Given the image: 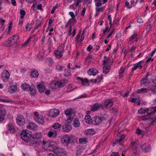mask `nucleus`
Instances as JSON below:
<instances>
[{"mask_svg":"<svg viewBox=\"0 0 156 156\" xmlns=\"http://www.w3.org/2000/svg\"><path fill=\"white\" fill-rule=\"evenodd\" d=\"M103 117H100L98 116H95L92 118V124L95 125H98L101 123L103 120Z\"/></svg>","mask_w":156,"mask_h":156,"instance_id":"nucleus-5","label":"nucleus"},{"mask_svg":"<svg viewBox=\"0 0 156 156\" xmlns=\"http://www.w3.org/2000/svg\"><path fill=\"white\" fill-rule=\"evenodd\" d=\"M137 36V34L135 33H134V34L132 35L130 38H129V41H131L133 39L135 38Z\"/></svg>","mask_w":156,"mask_h":156,"instance_id":"nucleus-56","label":"nucleus"},{"mask_svg":"<svg viewBox=\"0 0 156 156\" xmlns=\"http://www.w3.org/2000/svg\"><path fill=\"white\" fill-rule=\"evenodd\" d=\"M110 30V29L108 28V26H107L106 27L105 29L104 30H103V36H104L105 34V33L107 32V31H109Z\"/></svg>","mask_w":156,"mask_h":156,"instance_id":"nucleus-57","label":"nucleus"},{"mask_svg":"<svg viewBox=\"0 0 156 156\" xmlns=\"http://www.w3.org/2000/svg\"><path fill=\"white\" fill-rule=\"evenodd\" d=\"M132 149L133 156H136L137 154L139 153V150L138 148H133Z\"/></svg>","mask_w":156,"mask_h":156,"instance_id":"nucleus-38","label":"nucleus"},{"mask_svg":"<svg viewBox=\"0 0 156 156\" xmlns=\"http://www.w3.org/2000/svg\"><path fill=\"white\" fill-rule=\"evenodd\" d=\"M8 130L14 133L16 131V129L14 125L11 123H9L7 125Z\"/></svg>","mask_w":156,"mask_h":156,"instance_id":"nucleus-19","label":"nucleus"},{"mask_svg":"<svg viewBox=\"0 0 156 156\" xmlns=\"http://www.w3.org/2000/svg\"><path fill=\"white\" fill-rule=\"evenodd\" d=\"M73 118H72V117H69L67 120H66L65 121V123H69V124H70L71 122L73 120Z\"/></svg>","mask_w":156,"mask_h":156,"instance_id":"nucleus-58","label":"nucleus"},{"mask_svg":"<svg viewBox=\"0 0 156 156\" xmlns=\"http://www.w3.org/2000/svg\"><path fill=\"white\" fill-rule=\"evenodd\" d=\"M50 131L48 133V136L50 138L56 137L57 135V131L54 130L53 131L52 129H50Z\"/></svg>","mask_w":156,"mask_h":156,"instance_id":"nucleus-12","label":"nucleus"},{"mask_svg":"<svg viewBox=\"0 0 156 156\" xmlns=\"http://www.w3.org/2000/svg\"><path fill=\"white\" fill-rule=\"evenodd\" d=\"M113 105V102L111 100L108 99L104 102V108L105 107L106 108H109L112 106Z\"/></svg>","mask_w":156,"mask_h":156,"instance_id":"nucleus-14","label":"nucleus"},{"mask_svg":"<svg viewBox=\"0 0 156 156\" xmlns=\"http://www.w3.org/2000/svg\"><path fill=\"white\" fill-rule=\"evenodd\" d=\"M79 140L80 143L82 144H85L87 143V138H80L79 139Z\"/></svg>","mask_w":156,"mask_h":156,"instance_id":"nucleus-40","label":"nucleus"},{"mask_svg":"<svg viewBox=\"0 0 156 156\" xmlns=\"http://www.w3.org/2000/svg\"><path fill=\"white\" fill-rule=\"evenodd\" d=\"M104 108V105L103 104H100L97 103L94 104L90 108V111L94 112L97 111L100 109Z\"/></svg>","mask_w":156,"mask_h":156,"instance_id":"nucleus-6","label":"nucleus"},{"mask_svg":"<svg viewBox=\"0 0 156 156\" xmlns=\"http://www.w3.org/2000/svg\"><path fill=\"white\" fill-rule=\"evenodd\" d=\"M56 144H53L52 143L49 144L48 145V147L49 148L48 150L54 152L55 150L57 148L56 146Z\"/></svg>","mask_w":156,"mask_h":156,"instance_id":"nucleus-24","label":"nucleus"},{"mask_svg":"<svg viewBox=\"0 0 156 156\" xmlns=\"http://www.w3.org/2000/svg\"><path fill=\"white\" fill-rule=\"evenodd\" d=\"M152 29V26L151 25V24H150L148 25L146 28V30L147 31V33L148 34L150 31Z\"/></svg>","mask_w":156,"mask_h":156,"instance_id":"nucleus-50","label":"nucleus"},{"mask_svg":"<svg viewBox=\"0 0 156 156\" xmlns=\"http://www.w3.org/2000/svg\"><path fill=\"white\" fill-rule=\"evenodd\" d=\"M76 80H80L81 81V83L83 85H89V81L87 78L83 79L81 77H77Z\"/></svg>","mask_w":156,"mask_h":156,"instance_id":"nucleus-13","label":"nucleus"},{"mask_svg":"<svg viewBox=\"0 0 156 156\" xmlns=\"http://www.w3.org/2000/svg\"><path fill=\"white\" fill-rule=\"evenodd\" d=\"M20 135L22 140L27 142L30 141L32 136L31 132L27 130H23Z\"/></svg>","mask_w":156,"mask_h":156,"instance_id":"nucleus-2","label":"nucleus"},{"mask_svg":"<svg viewBox=\"0 0 156 156\" xmlns=\"http://www.w3.org/2000/svg\"><path fill=\"white\" fill-rule=\"evenodd\" d=\"M141 85H144L146 87L150 83V81L148 79L145 80L142 79L140 82Z\"/></svg>","mask_w":156,"mask_h":156,"instance_id":"nucleus-28","label":"nucleus"},{"mask_svg":"<svg viewBox=\"0 0 156 156\" xmlns=\"http://www.w3.org/2000/svg\"><path fill=\"white\" fill-rule=\"evenodd\" d=\"M30 144H31L33 145L36 144L37 145L40 144L41 142L40 140H37V139H35L33 138V137H32V138H31L30 140Z\"/></svg>","mask_w":156,"mask_h":156,"instance_id":"nucleus-20","label":"nucleus"},{"mask_svg":"<svg viewBox=\"0 0 156 156\" xmlns=\"http://www.w3.org/2000/svg\"><path fill=\"white\" fill-rule=\"evenodd\" d=\"M37 87L40 93L43 92L45 90V86L42 84H39L37 86Z\"/></svg>","mask_w":156,"mask_h":156,"instance_id":"nucleus-25","label":"nucleus"},{"mask_svg":"<svg viewBox=\"0 0 156 156\" xmlns=\"http://www.w3.org/2000/svg\"><path fill=\"white\" fill-rule=\"evenodd\" d=\"M54 54L55 55L56 57L57 58H60L62 56V52L58 51L57 50H55Z\"/></svg>","mask_w":156,"mask_h":156,"instance_id":"nucleus-30","label":"nucleus"},{"mask_svg":"<svg viewBox=\"0 0 156 156\" xmlns=\"http://www.w3.org/2000/svg\"><path fill=\"white\" fill-rule=\"evenodd\" d=\"M142 132H143V130H141L140 129L138 128L137 129L136 132L137 134L140 135Z\"/></svg>","mask_w":156,"mask_h":156,"instance_id":"nucleus-63","label":"nucleus"},{"mask_svg":"<svg viewBox=\"0 0 156 156\" xmlns=\"http://www.w3.org/2000/svg\"><path fill=\"white\" fill-rule=\"evenodd\" d=\"M17 124L20 126H23L26 123V120L24 116L22 115H18L16 119Z\"/></svg>","mask_w":156,"mask_h":156,"instance_id":"nucleus-4","label":"nucleus"},{"mask_svg":"<svg viewBox=\"0 0 156 156\" xmlns=\"http://www.w3.org/2000/svg\"><path fill=\"white\" fill-rule=\"evenodd\" d=\"M102 76H99L96 79L94 80V83H99L101 80Z\"/></svg>","mask_w":156,"mask_h":156,"instance_id":"nucleus-48","label":"nucleus"},{"mask_svg":"<svg viewBox=\"0 0 156 156\" xmlns=\"http://www.w3.org/2000/svg\"><path fill=\"white\" fill-rule=\"evenodd\" d=\"M16 89V86H11L10 88L9 89V91L11 93H13L15 91V90Z\"/></svg>","mask_w":156,"mask_h":156,"instance_id":"nucleus-46","label":"nucleus"},{"mask_svg":"<svg viewBox=\"0 0 156 156\" xmlns=\"http://www.w3.org/2000/svg\"><path fill=\"white\" fill-rule=\"evenodd\" d=\"M142 62V61H140L138 62L133 65V67L132 68V70L134 71L136 70L138 67L142 68V66L141 65V64Z\"/></svg>","mask_w":156,"mask_h":156,"instance_id":"nucleus-22","label":"nucleus"},{"mask_svg":"<svg viewBox=\"0 0 156 156\" xmlns=\"http://www.w3.org/2000/svg\"><path fill=\"white\" fill-rule=\"evenodd\" d=\"M55 85H58V87H63L62 83L60 81H56L55 83Z\"/></svg>","mask_w":156,"mask_h":156,"instance_id":"nucleus-49","label":"nucleus"},{"mask_svg":"<svg viewBox=\"0 0 156 156\" xmlns=\"http://www.w3.org/2000/svg\"><path fill=\"white\" fill-rule=\"evenodd\" d=\"M131 146L132 147V149L138 148L137 144H136V142H133L131 143Z\"/></svg>","mask_w":156,"mask_h":156,"instance_id":"nucleus-53","label":"nucleus"},{"mask_svg":"<svg viewBox=\"0 0 156 156\" xmlns=\"http://www.w3.org/2000/svg\"><path fill=\"white\" fill-rule=\"evenodd\" d=\"M141 148L143 152H148L150 149V146L149 144H145L141 146Z\"/></svg>","mask_w":156,"mask_h":156,"instance_id":"nucleus-15","label":"nucleus"},{"mask_svg":"<svg viewBox=\"0 0 156 156\" xmlns=\"http://www.w3.org/2000/svg\"><path fill=\"white\" fill-rule=\"evenodd\" d=\"M110 110L111 111V112L114 114H116L118 112L117 110L113 107L111 108Z\"/></svg>","mask_w":156,"mask_h":156,"instance_id":"nucleus-54","label":"nucleus"},{"mask_svg":"<svg viewBox=\"0 0 156 156\" xmlns=\"http://www.w3.org/2000/svg\"><path fill=\"white\" fill-rule=\"evenodd\" d=\"M32 136L33 137V138L35 139H37V140H39L41 137V134L40 133H36L33 134Z\"/></svg>","mask_w":156,"mask_h":156,"instance_id":"nucleus-31","label":"nucleus"},{"mask_svg":"<svg viewBox=\"0 0 156 156\" xmlns=\"http://www.w3.org/2000/svg\"><path fill=\"white\" fill-rule=\"evenodd\" d=\"M110 60V59L108 58L103 61L102 65L104 66L103 67V73L104 74H107L110 70V66L108 65Z\"/></svg>","mask_w":156,"mask_h":156,"instance_id":"nucleus-3","label":"nucleus"},{"mask_svg":"<svg viewBox=\"0 0 156 156\" xmlns=\"http://www.w3.org/2000/svg\"><path fill=\"white\" fill-rule=\"evenodd\" d=\"M12 41L16 44L19 38L18 36L17 35H15L12 36Z\"/></svg>","mask_w":156,"mask_h":156,"instance_id":"nucleus-45","label":"nucleus"},{"mask_svg":"<svg viewBox=\"0 0 156 156\" xmlns=\"http://www.w3.org/2000/svg\"><path fill=\"white\" fill-rule=\"evenodd\" d=\"M98 73V71L95 69H90L87 71L88 74L90 76H94Z\"/></svg>","mask_w":156,"mask_h":156,"instance_id":"nucleus-18","label":"nucleus"},{"mask_svg":"<svg viewBox=\"0 0 156 156\" xmlns=\"http://www.w3.org/2000/svg\"><path fill=\"white\" fill-rule=\"evenodd\" d=\"M36 126V124L33 122H30L29 123V127L30 128L32 129H34Z\"/></svg>","mask_w":156,"mask_h":156,"instance_id":"nucleus-51","label":"nucleus"},{"mask_svg":"<svg viewBox=\"0 0 156 156\" xmlns=\"http://www.w3.org/2000/svg\"><path fill=\"white\" fill-rule=\"evenodd\" d=\"M149 88L152 93L156 92V85H152L150 86Z\"/></svg>","mask_w":156,"mask_h":156,"instance_id":"nucleus-36","label":"nucleus"},{"mask_svg":"<svg viewBox=\"0 0 156 156\" xmlns=\"http://www.w3.org/2000/svg\"><path fill=\"white\" fill-rule=\"evenodd\" d=\"M12 26V22H11L8 25V33H9L10 30L11 29Z\"/></svg>","mask_w":156,"mask_h":156,"instance_id":"nucleus-61","label":"nucleus"},{"mask_svg":"<svg viewBox=\"0 0 156 156\" xmlns=\"http://www.w3.org/2000/svg\"><path fill=\"white\" fill-rule=\"evenodd\" d=\"M59 114V110L58 109H55L50 111L49 115L53 117H55L58 116Z\"/></svg>","mask_w":156,"mask_h":156,"instance_id":"nucleus-17","label":"nucleus"},{"mask_svg":"<svg viewBox=\"0 0 156 156\" xmlns=\"http://www.w3.org/2000/svg\"><path fill=\"white\" fill-rule=\"evenodd\" d=\"M73 125L74 127H79L80 125V122L78 118H76L75 119Z\"/></svg>","mask_w":156,"mask_h":156,"instance_id":"nucleus-33","label":"nucleus"},{"mask_svg":"<svg viewBox=\"0 0 156 156\" xmlns=\"http://www.w3.org/2000/svg\"><path fill=\"white\" fill-rule=\"evenodd\" d=\"M44 54L43 52L39 53L37 56V59L39 61H41L43 59Z\"/></svg>","mask_w":156,"mask_h":156,"instance_id":"nucleus-41","label":"nucleus"},{"mask_svg":"<svg viewBox=\"0 0 156 156\" xmlns=\"http://www.w3.org/2000/svg\"><path fill=\"white\" fill-rule=\"evenodd\" d=\"M63 66H57L56 67V69L57 70L61 71L63 69Z\"/></svg>","mask_w":156,"mask_h":156,"instance_id":"nucleus-60","label":"nucleus"},{"mask_svg":"<svg viewBox=\"0 0 156 156\" xmlns=\"http://www.w3.org/2000/svg\"><path fill=\"white\" fill-rule=\"evenodd\" d=\"M64 73L63 75L66 78L71 76L70 71L69 70L65 69L64 70Z\"/></svg>","mask_w":156,"mask_h":156,"instance_id":"nucleus-39","label":"nucleus"},{"mask_svg":"<svg viewBox=\"0 0 156 156\" xmlns=\"http://www.w3.org/2000/svg\"><path fill=\"white\" fill-rule=\"evenodd\" d=\"M69 14L71 16L72 19H74L75 16L74 14V13L72 12H69Z\"/></svg>","mask_w":156,"mask_h":156,"instance_id":"nucleus-62","label":"nucleus"},{"mask_svg":"<svg viewBox=\"0 0 156 156\" xmlns=\"http://www.w3.org/2000/svg\"><path fill=\"white\" fill-rule=\"evenodd\" d=\"M73 110L72 109H69L66 110L64 112L65 114L67 116L71 115Z\"/></svg>","mask_w":156,"mask_h":156,"instance_id":"nucleus-42","label":"nucleus"},{"mask_svg":"<svg viewBox=\"0 0 156 156\" xmlns=\"http://www.w3.org/2000/svg\"><path fill=\"white\" fill-rule=\"evenodd\" d=\"M32 26L31 24L27 23L26 26V29L27 31L30 30L32 28Z\"/></svg>","mask_w":156,"mask_h":156,"instance_id":"nucleus-47","label":"nucleus"},{"mask_svg":"<svg viewBox=\"0 0 156 156\" xmlns=\"http://www.w3.org/2000/svg\"><path fill=\"white\" fill-rule=\"evenodd\" d=\"M156 111V109L153 107L151 108H140L138 111V113L140 114L142 113H147L148 116L145 115L142 116V119L143 120H146L148 119L149 118L148 116H150L153 113H154Z\"/></svg>","mask_w":156,"mask_h":156,"instance_id":"nucleus-1","label":"nucleus"},{"mask_svg":"<svg viewBox=\"0 0 156 156\" xmlns=\"http://www.w3.org/2000/svg\"><path fill=\"white\" fill-rule=\"evenodd\" d=\"M10 77V74L9 72L6 70H4L3 72L2 73L1 76L2 79V80L6 82L8 81Z\"/></svg>","mask_w":156,"mask_h":156,"instance_id":"nucleus-7","label":"nucleus"},{"mask_svg":"<svg viewBox=\"0 0 156 156\" xmlns=\"http://www.w3.org/2000/svg\"><path fill=\"white\" fill-rule=\"evenodd\" d=\"M69 142L68 135L64 136L61 139V143L64 146H67Z\"/></svg>","mask_w":156,"mask_h":156,"instance_id":"nucleus-9","label":"nucleus"},{"mask_svg":"<svg viewBox=\"0 0 156 156\" xmlns=\"http://www.w3.org/2000/svg\"><path fill=\"white\" fill-rule=\"evenodd\" d=\"M6 111L5 109H2L0 110V115L1 116L5 117Z\"/></svg>","mask_w":156,"mask_h":156,"instance_id":"nucleus-52","label":"nucleus"},{"mask_svg":"<svg viewBox=\"0 0 156 156\" xmlns=\"http://www.w3.org/2000/svg\"><path fill=\"white\" fill-rule=\"evenodd\" d=\"M29 90L30 91V94L31 96H34L36 94V90L34 86H32Z\"/></svg>","mask_w":156,"mask_h":156,"instance_id":"nucleus-34","label":"nucleus"},{"mask_svg":"<svg viewBox=\"0 0 156 156\" xmlns=\"http://www.w3.org/2000/svg\"><path fill=\"white\" fill-rule=\"evenodd\" d=\"M30 75L32 77L36 78L38 76L39 73L37 70L34 69L31 72Z\"/></svg>","mask_w":156,"mask_h":156,"instance_id":"nucleus-23","label":"nucleus"},{"mask_svg":"<svg viewBox=\"0 0 156 156\" xmlns=\"http://www.w3.org/2000/svg\"><path fill=\"white\" fill-rule=\"evenodd\" d=\"M68 136L70 143H74L76 141V138L74 136L70 135H68Z\"/></svg>","mask_w":156,"mask_h":156,"instance_id":"nucleus-29","label":"nucleus"},{"mask_svg":"<svg viewBox=\"0 0 156 156\" xmlns=\"http://www.w3.org/2000/svg\"><path fill=\"white\" fill-rule=\"evenodd\" d=\"M65 46V43H62L58 47L56 50L63 52V50H64V47Z\"/></svg>","mask_w":156,"mask_h":156,"instance_id":"nucleus-35","label":"nucleus"},{"mask_svg":"<svg viewBox=\"0 0 156 156\" xmlns=\"http://www.w3.org/2000/svg\"><path fill=\"white\" fill-rule=\"evenodd\" d=\"M32 86H30L28 84L24 83L22 84L21 87L23 90L26 91H29L30 89Z\"/></svg>","mask_w":156,"mask_h":156,"instance_id":"nucleus-21","label":"nucleus"},{"mask_svg":"<svg viewBox=\"0 0 156 156\" xmlns=\"http://www.w3.org/2000/svg\"><path fill=\"white\" fill-rule=\"evenodd\" d=\"M125 5V7H127L128 9H130L132 7V6H131V5H129V2L128 1L126 2Z\"/></svg>","mask_w":156,"mask_h":156,"instance_id":"nucleus-55","label":"nucleus"},{"mask_svg":"<svg viewBox=\"0 0 156 156\" xmlns=\"http://www.w3.org/2000/svg\"><path fill=\"white\" fill-rule=\"evenodd\" d=\"M20 14L21 15L20 19H23L26 14V12L24 10L21 9L20 10Z\"/></svg>","mask_w":156,"mask_h":156,"instance_id":"nucleus-44","label":"nucleus"},{"mask_svg":"<svg viewBox=\"0 0 156 156\" xmlns=\"http://www.w3.org/2000/svg\"><path fill=\"white\" fill-rule=\"evenodd\" d=\"M85 122L88 124H92V119L90 115H86L85 118Z\"/></svg>","mask_w":156,"mask_h":156,"instance_id":"nucleus-27","label":"nucleus"},{"mask_svg":"<svg viewBox=\"0 0 156 156\" xmlns=\"http://www.w3.org/2000/svg\"><path fill=\"white\" fill-rule=\"evenodd\" d=\"M15 44L14 42L12 41V37L9 38L7 41L4 43V45L6 46H11L14 45Z\"/></svg>","mask_w":156,"mask_h":156,"instance_id":"nucleus-16","label":"nucleus"},{"mask_svg":"<svg viewBox=\"0 0 156 156\" xmlns=\"http://www.w3.org/2000/svg\"><path fill=\"white\" fill-rule=\"evenodd\" d=\"M104 9V6L98 8H96V11L98 12H102Z\"/></svg>","mask_w":156,"mask_h":156,"instance_id":"nucleus-59","label":"nucleus"},{"mask_svg":"<svg viewBox=\"0 0 156 156\" xmlns=\"http://www.w3.org/2000/svg\"><path fill=\"white\" fill-rule=\"evenodd\" d=\"M148 90L146 88H143L140 89H139L137 90L136 92L138 93H141L142 94H144L148 92Z\"/></svg>","mask_w":156,"mask_h":156,"instance_id":"nucleus-32","label":"nucleus"},{"mask_svg":"<svg viewBox=\"0 0 156 156\" xmlns=\"http://www.w3.org/2000/svg\"><path fill=\"white\" fill-rule=\"evenodd\" d=\"M62 126L61 124H59L58 122H56L53 124L52 127L54 130H58L59 129L61 128Z\"/></svg>","mask_w":156,"mask_h":156,"instance_id":"nucleus-26","label":"nucleus"},{"mask_svg":"<svg viewBox=\"0 0 156 156\" xmlns=\"http://www.w3.org/2000/svg\"><path fill=\"white\" fill-rule=\"evenodd\" d=\"M86 133L87 134H91L92 135L94 134L95 132L93 129H88L86 131Z\"/></svg>","mask_w":156,"mask_h":156,"instance_id":"nucleus-43","label":"nucleus"},{"mask_svg":"<svg viewBox=\"0 0 156 156\" xmlns=\"http://www.w3.org/2000/svg\"><path fill=\"white\" fill-rule=\"evenodd\" d=\"M63 131L66 132H68L70 131L72 129V126L70 124L65 123L62 126Z\"/></svg>","mask_w":156,"mask_h":156,"instance_id":"nucleus-11","label":"nucleus"},{"mask_svg":"<svg viewBox=\"0 0 156 156\" xmlns=\"http://www.w3.org/2000/svg\"><path fill=\"white\" fill-rule=\"evenodd\" d=\"M110 156H119V153L116 152H112Z\"/></svg>","mask_w":156,"mask_h":156,"instance_id":"nucleus-64","label":"nucleus"},{"mask_svg":"<svg viewBox=\"0 0 156 156\" xmlns=\"http://www.w3.org/2000/svg\"><path fill=\"white\" fill-rule=\"evenodd\" d=\"M54 153L58 156H65L66 155L64 150L60 147H57L55 150Z\"/></svg>","mask_w":156,"mask_h":156,"instance_id":"nucleus-8","label":"nucleus"},{"mask_svg":"<svg viewBox=\"0 0 156 156\" xmlns=\"http://www.w3.org/2000/svg\"><path fill=\"white\" fill-rule=\"evenodd\" d=\"M125 136L123 135H122L119 137V138H118L116 139L115 143H119V144H121L122 141L124 139Z\"/></svg>","mask_w":156,"mask_h":156,"instance_id":"nucleus-37","label":"nucleus"},{"mask_svg":"<svg viewBox=\"0 0 156 156\" xmlns=\"http://www.w3.org/2000/svg\"><path fill=\"white\" fill-rule=\"evenodd\" d=\"M34 119L36 122L39 124L43 125L45 122L44 121V118L41 115H38L37 116H35Z\"/></svg>","mask_w":156,"mask_h":156,"instance_id":"nucleus-10","label":"nucleus"}]
</instances>
